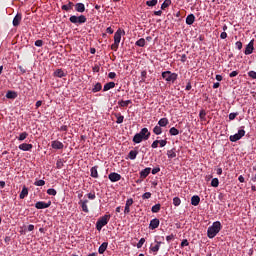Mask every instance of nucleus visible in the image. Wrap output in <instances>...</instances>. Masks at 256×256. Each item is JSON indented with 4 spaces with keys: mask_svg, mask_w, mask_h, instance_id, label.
Returning a JSON list of instances; mask_svg holds the SVG:
<instances>
[{
    "mask_svg": "<svg viewBox=\"0 0 256 256\" xmlns=\"http://www.w3.org/2000/svg\"><path fill=\"white\" fill-rule=\"evenodd\" d=\"M248 77H250L251 79H256V72L255 71H249L248 72Z\"/></svg>",
    "mask_w": 256,
    "mask_h": 256,
    "instance_id": "obj_54",
    "label": "nucleus"
},
{
    "mask_svg": "<svg viewBox=\"0 0 256 256\" xmlns=\"http://www.w3.org/2000/svg\"><path fill=\"white\" fill-rule=\"evenodd\" d=\"M87 203H89V200H80L79 205H81L82 211L84 213H89V207L87 206Z\"/></svg>",
    "mask_w": 256,
    "mask_h": 256,
    "instance_id": "obj_16",
    "label": "nucleus"
},
{
    "mask_svg": "<svg viewBox=\"0 0 256 256\" xmlns=\"http://www.w3.org/2000/svg\"><path fill=\"white\" fill-rule=\"evenodd\" d=\"M21 19H23V16L20 13L16 14L12 22L13 26L19 27V25L21 24Z\"/></svg>",
    "mask_w": 256,
    "mask_h": 256,
    "instance_id": "obj_14",
    "label": "nucleus"
},
{
    "mask_svg": "<svg viewBox=\"0 0 256 256\" xmlns=\"http://www.w3.org/2000/svg\"><path fill=\"white\" fill-rule=\"evenodd\" d=\"M111 49H112V51H117V49H119V43L114 42V43L111 45Z\"/></svg>",
    "mask_w": 256,
    "mask_h": 256,
    "instance_id": "obj_55",
    "label": "nucleus"
},
{
    "mask_svg": "<svg viewBox=\"0 0 256 256\" xmlns=\"http://www.w3.org/2000/svg\"><path fill=\"white\" fill-rule=\"evenodd\" d=\"M149 173H151V168L143 169L142 171H140V178L147 179V177H149Z\"/></svg>",
    "mask_w": 256,
    "mask_h": 256,
    "instance_id": "obj_18",
    "label": "nucleus"
},
{
    "mask_svg": "<svg viewBox=\"0 0 256 256\" xmlns=\"http://www.w3.org/2000/svg\"><path fill=\"white\" fill-rule=\"evenodd\" d=\"M6 98H7V99H17V92L12 91V90H9V91L6 93Z\"/></svg>",
    "mask_w": 256,
    "mask_h": 256,
    "instance_id": "obj_29",
    "label": "nucleus"
},
{
    "mask_svg": "<svg viewBox=\"0 0 256 256\" xmlns=\"http://www.w3.org/2000/svg\"><path fill=\"white\" fill-rule=\"evenodd\" d=\"M70 23H73L74 25H83V23H87V17L85 15H72L69 18Z\"/></svg>",
    "mask_w": 256,
    "mask_h": 256,
    "instance_id": "obj_3",
    "label": "nucleus"
},
{
    "mask_svg": "<svg viewBox=\"0 0 256 256\" xmlns=\"http://www.w3.org/2000/svg\"><path fill=\"white\" fill-rule=\"evenodd\" d=\"M29 137V133L27 132H22L19 137H17L18 141H25V139Z\"/></svg>",
    "mask_w": 256,
    "mask_h": 256,
    "instance_id": "obj_40",
    "label": "nucleus"
},
{
    "mask_svg": "<svg viewBox=\"0 0 256 256\" xmlns=\"http://www.w3.org/2000/svg\"><path fill=\"white\" fill-rule=\"evenodd\" d=\"M212 187H219V179L218 178H213L211 181Z\"/></svg>",
    "mask_w": 256,
    "mask_h": 256,
    "instance_id": "obj_47",
    "label": "nucleus"
},
{
    "mask_svg": "<svg viewBox=\"0 0 256 256\" xmlns=\"http://www.w3.org/2000/svg\"><path fill=\"white\" fill-rule=\"evenodd\" d=\"M140 137L144 140L147 141L151 137V132H149V129L147 128H142L141 131L138 133Z\"/></svg>",
    "mask_w": 256,
    "mask_h": 256,
    "instance_id": "obj_6",
    "label": "nucleus"
},
{
    "mask_svg": "<svg viewBox=\"0 0 256 256\" xmlns=\"http://www.w3.org/2000/svg\"><path fill=\"white\" fill-rule=\"evenodd\" d=\"M254 45H255V40H251V41L248 43V45L246 46L244 53H245L246 55H251V53H253V51L255 50Z\"/></svg>",
    "mask_w": 256,
    "mask_h": 256,
    "instance_id": "obj_9",
    "label": "nucleus"
},
{
    "mask_svg": "<svg viewBox=\"0 0 256 256\" xmlns=\"http://www.w3.org/2000/svg\"><path fill=\"white\" fill-rule=\"evenodd\" d=\"M35 46L36 47H43V40H36L35 41Z\"/></svg>",
    "mask_w": 256,
    "mask_h": 256,
    "instance_id": "obj_60",
    "label": "nucleus"
},
{
    "mask_svg": "<svg viewBox=\"0 0 256 256\" xmlns=\"http://www.w3.org/2000/svg\"><path fill=\"white\" fill-rule=\"evenodd\" d=\"M64 162L63 159H58L56 162V169H63Z\"/></svg>",
    "mask_w": 256,
    "mask_h": 256,
    "instance_id": "obj_43",
    "label": "nucleus"
},
{
    "mask_svg": "<svg viewBox=\"0 0 256 256\" xmlns=\"http://www.w3.org/2000/svg\"><path fill=\"white\" fill-rule=\"evenodd\" d=\"M159 171H161L160 167H156L152 169V175H157V173H159Z\"/></svg>",
    "mask_w": 256,
    "mask_h": 256,
    "instance_id": "obj_61",
    "label": "nucleus"
},
{
    "mask_svg": "<svg viewBox=\"0 0 256 256\" xmlns=\"http://www.w3.org/2000/svg\"><path fill=\"white\" fill-rule=\"evenodd\" d=\"M51 147L52 149H63L65 145H63L61 141L54 140L51 142Z\"/></svg>",
    "mask_w": 256,
    "mask_h": 256,
    "instance_id": "obj_15",
    "label": "nucleus"
},
{
    "mask_svg": "<svg viewBox=\"0 0 256 256\" xmlns=\"http://www.w3.org/2000/svg\"><path fill=\"white\" fill-rule=\"evenodd\" d=\"M180 247H189V241L187 239L182 240Z\"/></svg>",
    "mask_w": 256,
    "mask_h": 256,
    "instance_id": "obj_52",
    "label": "nucleus"
},
{
    "mask_svg": "<svg viewBox=\"0 0 256 256\" xmlns=\"http://www.w3.org/2000/svg\"><path fill=\"white\" fill-rule=\"evenodd\" d=\"M223 229V226L221 225L220 221L213 222V224L208 227L207 230V237L209 239H214V237H217V234Z\"/></svg>",
    "mask_w": 256,
    "mask_h": 256,
    "instance_id": "obj_1",
    "label": "nucleus"
},
{
    "mask_svg": "<svg viewBox=\"0 0 256 256\" xmlns=\"http://www.w3.org/2000/svg\"><path fill=\"white\" fill-rule=\"evenodd\" d=\"M121 35H125V31L118 29L114 34V43H121Z\"/></svg>",
    "mask_w": 256,
    "mask_h": 256,
    "instance_id": "obj_10",
    "label": "nucleus"
},
{
    "mask_svg": "<svg viewBox=\"0 0 256 256\" xmlns=\"http://www.w3.org/2000/svg\"><path fill=\"white\" fill-rule=\"evenodd\" d=\"M159 249H161V242H156V245L150 247V250L153 253H157V251H159Z\"/></svg>",
    "mask_w": 256,
    "mask_h": 256,
    "instance_id": "obj_34",
    "label": "nucleus"
},
{
    "mask_svg": "<svg viewBox=\"0 0 256 256\" xmlns=\"http://www.w3.org/2000/svg\"><path fill=\"white\" fill-rule=\"evenodd\" d=\"M243 137H245V126H242L240 130H238V133L231 135L229 137V140L232 143H237V141L243 139Z\"/></svg>",
    "mask_w": 256,
    "mask_h": 256,
    "instance_id": "obj_4",
    "label": "nucleus"
},
{
    "mask_svg": "<svg viewBox=\"0 0 256 256\" xmlns=\"http://www.w3.org/2000/svg\"><path fill=\"white\" fill-rule=\"evenodd\" d=\"M47 194L48 195H52L53 197H55V195H57V190L53 189V188H49L47 190Z\"/></svg>",
    "mask_w": 256,
    "mask_h": 256,
    "instance_id": "obj_48",
    "label": "nucleus"
},
{
    "mask_svg": "<svg viewBox=\"0 0 256 256\" xmlns=\"http://www.w3.org/2000/svg\"><path fill=\"white\" fill-rule=\"evenodd\" d=\"M168 159H175L177 157V153L175 152V149H171L167 151Z\"/></svg>",
    "mask_w": 256,
    "mask_h": 256,
    "instance_id": "obj_32",
    "label": "nucleus"
},
{
    "mask_svg": "<svg viewBox=\"0 0 256 256\" xmlns=\"http://www.w3.org/2000/svg\"><path fill=\"white\" fill-rule=\"evenodd\" d=\"M142 199H151V192H145L142 195Z\"/></svg>",
    "mask_w": 256,
    "mask_h": 256,
    "instance_id": "obj_56",
    "label": "nucleus"
},
{
    "mask_svg": "<svg viewBox=\"0 0 256 256\" xmlns=\"http://www.w3.org/2000/svg\"><path fill=\"white\" fill-rule=\"evenodd\" d=\"M168 125H169V119H167V118H161L158 121V126H160V127H167Z\"/></svg>",
    "mask_w": 256,
    "mask_h": 256,
    "instance_id": "obj_27",
    "label": "nucleus"
},
{
    "mask_svg": "<svg viewBox=\"0 0 256 256\" xmlns=\"http://www.w3.org/2000/svg\"><path fill=\"white\" fill-rule=\"evenodd\" d=\"M169 133L172 136H177V135H179V130L175 127H172V128H170Z\"/></svg>",
    "mask_w": 256,
    "mask_h": 256,
    "instance_id": "obj_42",
    "label": "nucleus"
},
{
    "mask_svg": "<svg viewBox=\"0 0 256 256\" xmlns=\"http://www.w3.org/2000/svg\"><path fill=\"white\" fill-rule=\"evenodd\" d=\"M158 145H160V147H165V145H167V140H158Z\"/></svg>",
    "mask_w": 256,
    "mask_h": 256,
    "instance_id": "obj_59",
    "label": "nucleus"
},
{
    "mask_svg": "<svg viewBox=\"0 0 256 256\" xmlns=\"http://www.w3.org/2000/svg\"><path fill=\"white\" fill-rule=\"evenodd\" d=\"M27 195H29V188H27V186H23L22 191L19 195V198L25 199V197H27Z\"/></svg>",
    "mask_w": 256,
    "mask_h": 256,
    "instance_id": "obj_23",
    "label": "nucleus"
},
{
    "mask_svg": "<svg viewBox=\"0 0 256 256\" xmlns=\"http://www.w3.org/2000/svg\"><path fill=\"white\" fill-rule=\"evenodd\" d=\"M98 167L97 166H94L91 168L90 170V175L91 177H93V179H99V172L97 171Z\"/></svg>",
    "mask_w": 256,
    "mask_h": 256,
    "instance_id": "obj_22",
    "label": "nucleus"
},
{
    "mask_svg": "<svg viewBox=\"0 0 256 256\" xmlns=\"http://www.w3.org/2000/svg\"><path fill=\"white\" fill-rule=\"evenodd\" d=\"M239 115V112H233L229 114V121H234V119Z\"/></svg>",
    "mask_w": 256,
    "mask_h": 256,
    "instance_id": "obj_49",
    "label": "nucleus"
},
{
    "mask_svg": "<svg viewBox=\"0 0 256 256\" xmlns=\"http://www.w3.org/2000/svg\"><path fill=\"white\" fill-rule=\"evenodd\" d=\"M151 211L152 213H159L161 211V205L159 203L155 204L152 206Z\"/></svg>",
    "mask_w": 256,
    "mask_h": 256,
    "instance_id": "obj_39",
    "label": "nucleus"
},
{
    "mask_svg": "<svg viewBox=\"0 0 256 256\" xmlns=\"http://www.w3.org/2000/svg\"><path fill=\"white\" fill-rule=\"evenodd\" d=\"M195 23V15L190 14L186 17V25H193Z\"/></svg>",
    "mask_w": 256,
    "mask_h": 256,
    "instance_id": "obj_26",
    "label": "nucleus"
},
{
    "mask_svg": "<svg viewBox=\"0 0 256 256\" xmlns=\"http://www.w3.org/2000/svg\"><path fill=\"white\" fill-rule=\"evenodd\" d=\"M111 219V215L105 214L104 216L100 217L98 221L96 222V229L97 231H101L109 223Z\"/></svg>",
    "mask_w": 256,
    "mask_h": 256,
    "instance_id": "obj_2",
    "label": "nucleus"
},
{
    "mask_svg": "<svg viewBox=\"0 0 256 256\" xmlns=\"http://www.w3.org/2000/svg\"><path fill=\"white\" fill-rule=\"evenodd\" d=\"M107 247H109V243L108 242H103L100 247L98 248V253L100 255H103V253H105V251H107Z\"/></svg>",
    "mask_w": 256,
    "mask_h": 256,
    "instance_id": "obj_19",
    "label": "nucleus"
},
{
    "mask_svg": "<svg viewBox=\"0 0 256 256\" xmlns=\"http://www.w3.org/2000/svg\"><path fill=\"white\" fill-rule=\"evenodd\" d=\"M160 221L158 218H154L150 221V224H149V229H151L152 231L157 229L160 225Z\"/></svg>",
    "mask_w": 256,
    "mask_h": 256,
    "instance_id": "obj_12",
    "label": "nucleus"
},
{
    "mask_svg": "<svg viewBox=\"0 0 256 256\" xmlns=\"http://www.w3.org/2000/svg\"><path fill=\"white\" fill-rule=\"evenodd\" d=\"M55 77H59L60 79L63 77H67V74L62 69H57L54 72Z\"/></svg>",
    "mask_w": 256,
    "mask_h": 256,
    "instance_id": "obj_28",
    "label": "nucleus"
},
{
    "mask_svg": "<svg viewBox=\"0 0 256 256\" xmlns=\"http://www.w3.org/2000/svg\"><path fill=\"white\" fill-rule=\"evenodd\" d=\"M141 77H142L141 81H142L143 83H145V79H147V71H146V70H143V71L141 72Z\"/></svg>",
    "mask_w": 256,
    "mask_h": 256,
    "instance_id": "obj_51",
    "label": "nucleus"
},
{
    "mask_svg": "<svg viewBox=\"0 0 256 256\" xmlns=\"http://www.w3.org/2000/svg\"><path fill=\"white\" fill-rule=\"evenodd\" d=\"M131 205H133V198H129L127 201H126V204H125V209H124V214L125 215H129L131 213Z\"/></svg>",
    "mask_w": 256,
    "mask_h": 256,
    "instance_id": "obj_11",
    "label": "nucleus"
},
{
    "mask_svg": "<svg viewBox=\"0 0 256 256\" xmlns=\"http://www.w3.org/2000/svg\"><path fill=\"white\" fill-rule=\"evenodd\" d=\"M73 7H75V4L71 1H69L68 4L62 5L61 9H62V11H71V9H73Z\"/></svg>",
    "mask_w": 256,
    "mask_h": 256,
    "instance_id": "obj_21",
    "label": "nucleus"
},
{
    "mask_svg": "<svg viewBox=\"0 0 256 256\" xmlns=\"http://www.w3.org/2000/svg\"><path fill=\"white\" fill-rule=\"evenodd\" d=\"M108 179L112 182V183H117V181H121V174L117 173V172H111L108 175Z\"/></svg>",
    "mask_w": 256,
    "mask_h": 256,
    "instance_id": "obj_7",
    "label": "nucleus"
},
{
    "mask_svg": "<svg viewBox=\"0 0 256 256\" xmlns=\"http://www.w3.org/2000/svg\"><path fill=\"white\" fill-rule=\"evenodd\" d=\"M171 3H172L171 0H165L161 5L162 11H165L167 7H170Z\"/></svg>",
    "mask_w": 256,
    "mask_h": 256,
    "instance_id": "obj_38",
    "label": "nucleus"
},
{
    "mask_svg": "<svg viewBox=\"0 0 256 256\" xmlns=\"http://www.w3.org/2000/svg\"><path fill=\"white\" fill-rule=\"evenodd\" d=\"M115 115V117H116V123L118 124V125H121V123H123V121H124V119H125V116H123V115H121V113H115L114 114Z\"/></svg>",
    "mask_w": 256,
    "mask_h": 256,
    "instance_id": "obj_30",
    "label": "nucleus"
},
{
    "mask_svg": "<svg viewBox=\"0 0 256 256\" xmlns=\"http://www.w3.org/2000/svg\"><path fill=\"white\" fill-rule=\"evenodd\" d=\"M75 7V11H77V13H85V4L83 3H76L74 5Z\"/></svg>",
    "mask_w": 256,
    "mask_h": 256,
    "instance_id": "obj_17",
    "label": "nucleus"
},
{
    "mask_svg": "<svg viewBox=\"0 0 256 256\" xmlns=\"http://www.w3.org/2000/svg\"><path fill=\"white\" fill-rule=\"evenodd\" d=\"M108 77H109V79H115V77H117V74L115 72H110L108 74Z\"/></svg>",
    "mask_w": 256,
    "mask_h": 256,
    "instance_id": "obj_64",
    "label": "nucleus"
},
{
    "mask_svg": "<svg viewBox=\"0 0 256 256\" xmlns=\"http://www.w3.org/2000/svg\"><path fill=\"white\" fill-rule=\"evenodd\" d=\"M36 209H49L51 207V201L43 202V201H38L35 204Z\"/></svg>",
    "mask_w": 256,
    "mask_h": 256,
    "instance_id": "obj_8",
    "label": "nucleus"
},
{
    "mask_svg": "<svg viewBox=\"0 0 256 256\" xmlns=\"http://www.w3.org/2000/svg\"><path fill=\"white\" fill-rule=\"evenodd\" d=\"M101 89H103V86L101 85V83H96L94 88L92 89V93H99V91H101Z\"/></svg>",
    "mask_w": 256,
    "mask_h": 256,
    "instance_id": "obj_36",
    "label": "nucleus"
},
{
    "mask_svg": "<svg viewBox=\"0 0 256 256\" xmlns=\"http://www.w3.org/2000/svg\"><path fill=\"white\" fill-rule=\"evenodd\" d=\"M237 75H239V71H238V70H235V71H232V72L229 74V77H230V78H233V77H237Z\"/></svg>",
    "mask_w": 256,
    "mask_h": 256,
    "instance_id": "obj_57",
    "label": "nucleus"
},
{
    "mask_svg": "<svg viewBox=\"0 0 256 256\" xmlns=\"http://www.w3.org/2000/svg\"><path fill=\"white\" fill-rule=\"evenodd\" d=\"M115 82H108L104 85L103 91H109L111 89H114Z\"/></svg>",
    "mask_w": 256,
    "mask_h": 256,
    "instance_id": "obj_31",
    "label": "nucleus"
},
{
    "mask_svg": "<svg viewBox=\"0 0 256 256\" xmlns=\"http://www.w3.org/2000/svg\"><path fill=\"white\" fill-rule=\"evenodd\" d=\"M34 185H35L36 187H43V185H45V180H36V181L34 182Z\"/></svg>",
    "mask_w": 256,
    "mask_h": 256,
    "instance_id": "obj_46",
    "label": "nucleus"
},
{
    "mask_svg": "<svg viewBox=\"0 0 256 256\" xmlns=\"http://www.w3.org/2000/svg\"><path fill=\"white\" fill-rule=\"evenodd\" d=\"M158 1L157 0H150V1H146V5L148 7H155V5H157Z\"/></svg>",
    "mask_w": 256,
    "mask_h": 256,
    "instance_id": "obj_45",
    "label": "nucleus"
},
{
    "mask_svg": "<svg viewBox=\"0 0 256 256\" xmlns=\"http://www.w3.org/2000/svg\"><path fill=\"white\" fill-rule=\"evenodd\" d=\"M235 46L237 47V49H238L239 51H241V50L243 49V43H242L241 41H237V42L235 43Z\"/></svg>",
    "mask_w": 256,
    "mask_h": 256,
    "instance_id": "obj_53",
    "label": "nucleus"
},
{
    "mask_svg": "<svg viewBox=\"0 0 256 256\" xmlns=\"http://www.w3.org/2000/svg\"><path fill=\"white\" fill-rule=\"evenodd\" d=\"M173 239H175V235L171 234L166 236V241L169 243L170 241H173Z\"/></svg>",
    "mask_w": 256,
    "mask_h": 256,
    "instance_id": "obj_62",
    "label": "nucleus"
},
{
    "mask_svg": "<svg viewBox=\"0 0 256 256\" xmlns=\"http://www.w3.org/2000/svg\"><path fill=\"white\" fill-rule=\"evenodd\" d=\"M177 77V73H173L171 71L162 72V79H165L167 83H174Z\"/></svg>",
    "mask_w": 256,
    "mask_h": 256,
    "instance_id": "obj_5",
    "label": "nucleus"
},
{
    "mask_svg": "<svg viewBox=\"0 0 256 256\" xmlns=\"http://www.w3.org/2000/svg\"><path fill=\"white\" fill-rule=\"evenodd\" d=\"M137 155H139V151L131 150L128 154V157L131 159V161H135V159H137Z\"/></svg>",
    "mask_w": 256,
    "mask_h": 256,
    "instance_id": "obj_24",
    "label": "nucleus"
},
{
    "mask_svg": "<svg viewBox=\"0 0 256 256\" xmlns=\"http://www.w3.org/2000/svg\"><path fill=\"white\" fill-rule=\"evenodd\" d=\"M142 141H144V140H143V138L141 137L140 134L137 133V134L134 135V137H133V143L139 144V143H141Z\"/></svg>",
    "mask_w": 256,
    "mask_h": 256,
    "instance_id": "obj_35",
    "label": "nucleus"
},
{
    "mask_svg": "<svg viewBox=\"0 0 256 256\" xmlns=\"http://www.w3.org/2000/svg\"><path fill=\"white\" fill-rule=\"evenodd\" d=\"M18 149H20V151H31L33 144L22 143L18 146Z\"/></svg>",
    "mask_w": 256,
    "mask_h": 256,
    "instance_id": "obj_13",
    "label": "nucleus"
},
{
    "mask_svg": "<svg viewBox=\"0 0 256 256\" xmlns=\"http://www.w3.org/2000/svg\"><path fill=\"white\" fill-rule=\"evenodd\" d=\"M173 205H174L175 207H179V205H181V198H179V197H174V198H173Z\"/></svg>",
    "mask_w": 256,
    "mask_h": 256,
    "instance_id": "obj_44",
    "label": "nucleus"
},
{
    "mask_svg": "<svg viewBox=\"0 0 256 256\" xmlns=\"http://www.w3.org/2000/svg\"><path fill=\"white\" fill-rule=\"evenodd\" d=\"M135 45L137 47H145V39L144 38H140L138 41H136Z\"/></svg>",
    "mask_w": 256,
    "mask_h": 256,
    "instance_id": "obj_41",
    "label": "nucleus"
},
{
    "mask_svg": "<svg viewBox=\"0 0 256 256\" xmlns=\"http://www.w3.org/2000/svg\"><path fill=\"white\" fill-rule=\"evenodd\" d=\"M161 133H163V128H161V126L157 125L153 128L154 135H161Z\"/></svg>",
    "mask_w": 256,
    "mask_h": 256,
    "instance_id": "obj_33",
    "label": "nucleus"
},
{
    "mask_svg": "<svg viewBox=\"0 0 256 256\" xmlns=\"http://www.w3.org/2000/svg\"><path fill=\"white\" fill-rule=\"evenodd\" d=\"M88 199H91L92 201H93L94 199H96L95 192H93V193H88Z\"/></svg>",
    "mask_w": 256,
    "mask_h": 256,
    "instance_id": "obj_63",
    "label": "nucleus"
},
{
    "mask_svg": "<svg viewBox=\"0 0 256 256\" xmlns=\"http://www.w3.org/2000/svg\"><path fill=\"white\" fill-rule=\"evenodd\" d=\"M199 203H201V198L199 196L194 195L191 197V205H193L194 207H197Z\"/></svg>",
    "mask_w": 256,
    "mask_h": 256,
    "instance_id": "obj_20",
    "label": "nucleus"
},
{
    "mask_svg": "<svg viewBox=\"0 0 256 256\" xmlns=\"http://www.w3.org/2000/svg\"><path fill=\"white\" fill-rule=\"evenodd\" d=\"M199 118L201 119V121H207V112H205L204 109L200 110Z\"/></svg>",
    "mask_w": 256,
    "mask_h": 256,
    "instance_id": "obj_37",
    "label": "nucleus"
},
{
    "mask_svg": "<svg viewBox=\"0 0 256 256\" xmlns=\"http://www.w3.org/2000/svg\"><path fill=\"white\" fill-rule=\"evenodd\" d=\"M144 244H145V238H141L137 243V249H141V247H143Z\"/></svg>",
    "mask_w": 256,
    "mask_h": 256,
    "instance_id": "obj_50",
    "label": "nucleus"
},
{
    "mask_svg": "<svg viewBox=\"0 0 256 256\" xmlns=\"http://www.w3.org/2000/svg\"><path fill=\"white\" fill-rule=\"evenodd\" d=\"M152 149H157V147H159V140H155L152 144H151Z\"/></svg>",
    "mask_w": 256,
    "mask_h": 256,
    "instance_id": "obj_58",
    "label": "nucleus"
},
{
    "mask_svg": "<svg viewBox=\"0 0 256 256\" xmlns=\"http://www.w3.org/2000/svg\"><path fill=\"white\" fill-rule=\"evenodd\" d=\"M131 103H133V101H131V100H120V101H118L119 107H129V105H131Z\"/></svg>",
    "mask_w": 256,
    "mask_h": 256,
    "instance_id": "obj_25",
    "label": "nucleus"
}]
</instances>
